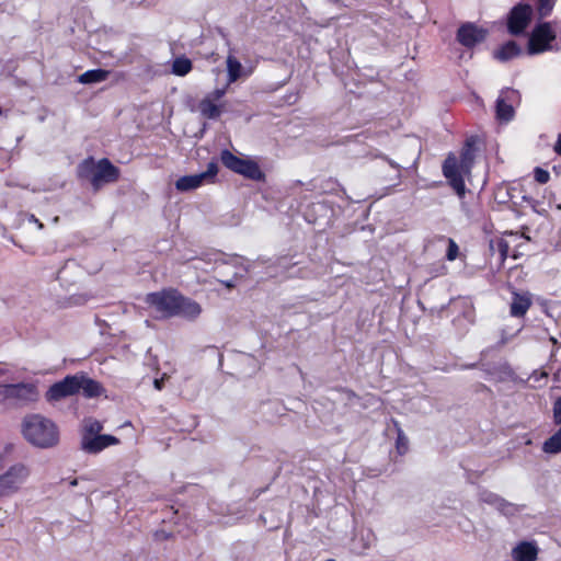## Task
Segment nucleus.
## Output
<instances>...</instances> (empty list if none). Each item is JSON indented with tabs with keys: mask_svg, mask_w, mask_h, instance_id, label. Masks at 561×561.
Here are the masks:
<instances>
[{
	"mask_svg": "<svg viewBox=\"0 0 561 561\" xmlns=\"http://www.w3.org/2000/svg\"><path fill=\"white\" fill-rule=\"evenodd\" d=\"M104 392L105 389L99 381L80 371L53 383L46 391L45 399L49 403H55L78 393H82L87 399H93Z\"/></svg>",
	"mask_w": 561,
	"mask_h": 561,
	"instance_id": "1",
	"label": "nucleus"
},
{
	"mask_svg": "<svg viewBox=\"0 0 561 561\" xmlns=\"http://www.w3.org/2000/svg\"><path fill=\"white\" fill-rule=\"evenodd\" d=\"M22 433L28 443L39 448H50L59 440L57 425L41 414L26 415L22 423Z\"/></svg>",
	"mask_w": 561,
	"mask_h": 561,
	"instance_id": "2",
	"label": "nucleus"
},
{
	"mask_svg": "<svg viewBox=\"0 0 561 561\" xmlns=\"http://www.w3.org/2000/svg\"><path fill=\"white\" fill-rule=\"evenodd\" d=\"M77 174L80 180L89 181L93 190L98 191L104 184L116 182L121 172L106 158L95 161L94 158L89 157L79 163Z\"/></svg>",
	"mask_w": 561,
	"mask_h": 561,
	"instance_id": "3",
	"label": "nucleus"
},
{
	"mask_svg": "<svg viewBox=\"0 0 561 561\" xmlns=\"http://www.w3.org/2000/svg\"><path fill=\"white\" fill-rule=\"evenodd\" d=\"M471 165L472 160L468 151L462 152L459 158L455 153H449L442 165L443 175L460 199L465 198L467 192L465 176L470 174Z\"/></svg>",
	"mask_w": 561,
	"mask_h": 561,
	"instance_id": "4",
	"label": "nucleus"
},
{
	"mask_svg": "<svg viewBox=\"0 0 561 561\" xmlns=\"http://www.w3.org/2000/svg\"><path fill=\"white\" fill-rule=\"evenodd\" d=\"M560 28L558 21L538 23L529 36L527 54L533 56L545 51L559 50L560 48L554 44V41Z\"/></svg>",
	"mask_w": 561,
	"mask_h": 561,
	"instance_id": "5",
	"label": "nucleus"
},
{
	"mask_svg": "<svg viewBox=\"0 0 561 561\" xmlns=\"http://www.w3.org/2000/svg\"><path fill=\"white\" fill-rule=\"evenodd\" d=\"M220 160L227 169L249 180L261 181L264 179V173L255 161L237 157L228 149L221 151Z\"/></svg>",
	"mask_w": 561,
	"mask_h": 561,
	"instance_id": "6",
	"label": "nucleus"
},
{
	"mask_svg": "<svg viewBox=\"0 0 561 561\" xmlns=\"http://www.w3.org/2000/svg\"><path fill=\"white\" fill-rule=\"evenodd\" d=\"M38 391L33 383L0 385V401L15 405H25L36 401Z\"/></svg>",
	"mask_w": 561,
	"mask_h": 561,
	"instance_id": "7",
	"label": "nucleus"
},
{
	"mask_svg": "<svg viewBox=\"0 0 561 561\" xmlns=\"http://www.w3.org/2000/svg\"><path fill=\"white\" fill-rule=\"evenodd\" d=\"M30 473V468L23 463L11 466L0 476V496H10L16 493Z\"/></svg>",
	"mask_w": 561,
	"mask_h": 561,
	"instance_id": "8",
	"label": "nucleus"
},
{
	"mask_svg": "<svg viewBox=\"0 0 561 561\" xmlns=\"http://www.w3.org/2000/svg\"><path fill=\"white\" fill-rule=\"evenodd\" d=\"M218 173L216 161H210L205 172L192 175H184L176 180L175 188L180 192H190L196 190L204 184L213 183Z\"/></svg>",
	"mask_w": 561,
	"mask_h": 561,
	"instance_id": "9",
	"label": "nucleus"
},
{
	"mask_svg": "<svg viewBox=\"0 0 561 561\" xmlns=\"http://www.w3.org/2000/svg\"><path fill=\"white\" fill-rule=\"evenodd\" d=\"M180 294L175 290H163L147 295L146 301L154 307L163 317H174L178 310Z\"/></svg>",
	"mask_w": 561,
	"mask_h": 561,
	"instance_id": "10",
	"label": "nucleus"
},
{
	"mask_svg": "<svg viewBox=\"0 0 561 561\" xmlns=\"http://www.w3.org/2000/svg\"><path fill=\"white\" fill-rule=\"evenodd\" d=\"M533 16V8L529 4L515 5L507 16V30L512 35H520L528 27Z\"/></svg>",
	"mask_w": 561,
	"mask_h": 561,
	"instance_id": "11",
	"label": "nucleus"
},
{
	"mask_svg": "<svg viewBox=\"0 0 561 561\" xmlns=\"http://www.w3.org/2000/svg\"><path fill=\"white\" fill-rule=\"evenodd\" d=\"M519 93L514 89H503L496 100V118L503 122H510L514 117V104L519 102Z\"/></svg>",
	"mask_w": 561,
	"mask_h": 561,
	"instance_id": "12",
	"label": "nucleus"
},
{
	"mask_svg": "<svg viewBox=\"0 0 561 561\" xmlns=\"http://www.w3.org/2000/svg\"><path fill=\"white\" fill-rule=\"evenodd\" d=\"M488 31L478 26L474 23L467 22L460 25L457 31V41L467 48H472L476 45L485 41Z\"/></svg>",
	"mask_w": 561,
	"mask_h": 561,
	"instance_id": "13",
	"label": "nucleus"
},
{
	"mask_svg": "<svg viewBox=\"0 0 561 561\" xmlns=\"http://www.w3.org/2000/svg\"><path fill=\"white\" fill-rule=\"evenodd\" d=\"M118 444L119 439L116 436L110 434H100L91 437H81L80 439L81 449L84 453L91 455L99 454L105 448Z\"/></svg>",
	"mask_w": 561,
	"mask_h": 561,
	"instance_id": "14",
	"label": "nucleus"
},
{
	"mask_svg": "<svg viewBox=\"0 0 561 561\" xmlns=\"http://www.w3.org/2000/svg\"><path fill=\"white\" fill-rule=\"evenodd\" d=\"M538 547L535 542L522 541L512 550V558L515 561H536Z\"/></svg>",
	"mask_w": 561,
	"mask_h": 561,
	"instance_id": "15",
	"label": "nucleus"
},
{
	"mask_svg": "<svg viewBox=\"0 0 561 561\" xmlns=\"http://www.w3.org/2000/svg\"><path fill=\"white\" fill-rule=\"evenodd\" d=\"M531 306V298L529 294L513 293L512 302L510 306V313L512 317L520 318L526 314Z\"/></svg>",
	"mask_w": 561,
	"mask_h": 561,
	"instance_id": "16",
	"label": "nucleus"
},
{
	"mask_svg": "<svg viewBox=\"0 0 561 561\" xmlns=\"http://www.w3.org/2000/svg\"><path fill=\"white\" fill-rule=\"evenodd\" d=\"M201 312L202 308L196 301L180 295L175 316L187 319H195L201 314Z\"/></svg>",
	"mask_w": 561,
	"mask_h": 561,
	"instance_id": "17",
	"label": "nucleus"
},
{
	"mask_svg": "<svg viewBox=\"0 0 561 561\" xmlns=\"http://www.w3.org/2000/svg\"><path fill=\"white\" fill-rule=\"evenodd\" d=\"M227 72H228V83H233L239 80L242 76H250L252 73V69L245 71L241 65V62L232 55L229 54L227 56Z\"/></svg>",
	"mask_w": 561,
	"mask_h": 561,
	"instance_id": "18",
	"label": "nucleus"
},
{
	"mask_svg": "<svg viewBox=\"0 0 561 561\" xmlns=\"http://www.w3.org/2000/svg\"><path fill=\"white\" fill-rule=\"evenodd\" d=\"M520 54V46L514 41H508L507 43L503 44L500 48L494 50L493 56L495 59L500 61H508L515 57H518Z\"/></svg>",
	"mask_w": 561,
	"mask_h": 561,
	"instance_id": "19",
	"label": "nucleus"
},
{
	"mask_svg": "<svg viewBox=\"0 0 561 561\" xmlns=\"http://www.w3.org/2000/svg\"><path fill=\"white\" fill-rule=\"evenodd\" d=\"M198 111L204 118L217 119L222 113V105L216 104L211 99L204 98L198 103Z\"/></svg>",
	"mask_w": 561,
	"mask_h": 561,
	"instance_id": "20",
	"label": "nucleus"
},
{
	"mask_svg": "<svg viewBox=\"0 0 561 561\" xmlns=\"http://www.w3.org/2000/svg\"><path fill=\"white\" fill-rule=\"evenodd\" d=\"M110 76L108 70L92 69L79 76L78 81L82 84L99 83L105 81Z\"/></svg>",
	"mask_w": 561,
	"mask_h": 561,
	"instance_id": "21",
	"label": "nucleus"
},
{
	"mask_svg": "<svg viewBox=\"0 0 561 561\" xmlns=\"http://www.w3.org/2000/svg\"><path fill=\"white\" fill-rule=\"evenodd\" d=\"M103 431V423L93 417H85L82 421L81 437L100 435Z\"/></svg>",
	"mask_w": 561,
	"mask_h": 561,
	"instance_id": "22",
	"label": "nucleus"
},
{
	"mask_svg": "<svg viewBox=\"0 0 561 561\" xmlns=\"http://www.w3.org/2000/svg\"><path fill=\"white\" fill-rule=\"evenodd\" d=\"M193 68L191 59H188L185 56L176 57L172 61V69L171 72L179 77L186 76Z\"/></svg>",
	"mask_w": 561,
	"mask_h": 561,
	"instance_id": "23",
	"label": "nucleus"
},
{
	"mask_svg": "<svg viewBox=\"0 0 561 561\" xmlns=\"http://www.w3.org/2000/svg\"><path fill=\"white\" fill-rule=\"evenodd\" d=\"M542 450L552 455L561 453V427L543 443Z\"/></svg>",
	"mask_w": 561,
	"mask_h": 561,
	"instance_id": "24",
	"label": "nucleus"
},
{
	"mask_svg": "<svg viewBox=\"0 0 561 561\" xmlns=\"http://www.w3.org/2000/svg\"><path fill=\"white\" fill-rule=\"evenodd\" d=\"M536 10L539 14V18H546L550 15L552 12L557 0H531Z\"/></svg>",
	"mask_w": 561,
	"mask_h": 561,
	"instance_id": "25",
	"label": "nucleus"
},
{
	"mask_svg": "<svg viewBox=\"0 0 561 561\" xmlns=\"http://www.w3.org/2000/svg\"><path fill=\"white\" fill-rule=\"evenodd\" d=\"M492 251H497L500 254V261L504 262L508 255L510 245L504 239H499L496 241H491L490 243Z\"/></svg>",
	"mask_w": 561,
	"mask_h": 561,
	"instance_id": "26",
	"label": "nucleus"
},
{
	"mask_svg": "<svg viewBox=\"0 0 561 561\" xmlns=\"http://www.w3.org/2000/svg\"><path fill=\"white\" fill-rule=\"evenodd\" d=\"M479 497L482 502L493 505L495 507L502 503V497L500 495L486 490L481 491Z\"/></svg>",
	"mask_w": 561,
	"mask_h": 561,
	"instance_id": "27",
	"label": "nucleus"
},
{
	"mask_svg": "<svg viewBox=\"0 0 561 561\" xmlns=\"http://www.w3.org/2000/svg\"><path fill=\"white\" fill-rule=\"evenodd\" d=\"M408 444H409V442H408L407 436L404 435L403 431L400 427H398V436H397L396 447L400 455H403L407 453Z\"/></svg>",
	"mask_w": 561,
	"mask_h": 561,
	"instance_id": "28",
	"label": "nucleus"
},
{
	"mask_svg": "<svg viewBox=\"0 0 561 561\" xmlns=\"http://www.w3.org/2000/svg\"><path fill=\"white\" fill-rule=\"evenodd\" d=\"M534 178L539 184H546L550 180V173L542 168H535Z\"/></svg>",
	"mask_w": 561,
	"mask_h": 561,
	"instance_id": "29",
	"label": "nucleus"
},
{
	"mask_svg": "<svg viewBox=\"0 0 561 561\" xmlns=\"http://www.w3.org/2000/svg\"><path fill=\"white\" fill-rule=\"evenodd\" d=\"M496 508H497L501 513H503V514H505V515H513V514H515V513L518 511V510H517V506H516L515 504H512V503L507 502V501H506V500H504L503 497H502V503H501V504H499V505L496 506Z\"/></svg>",
	"mask_w": 561,
	"mask_h": 561,
	"instance_id": "30",
	"label": "nucleus"
},
{
	"mask_svg": "<svg viewBox=\"0 0 561 561\" xmlns=\"http://www.w3.org/2000/svg\"><path fill=\"white\" fill-rule=\"evenodd\" d=\"M459 253V247L453 239H448V248L446 251V259L448 261H454L457 259Z\"/></svg>",
	"mask_w": 561,
	"mask_h": 561,
	"instance_id": "31",
	"label": "nucleus"
},
{
	"mask_svg": "<svg viewBox=\"0 0 561 561\" xmlns=\"http://www.w3.org/2000/svg\"><path fill=\"white\" fill-rule=\"evenodd\" d=\"M553 421L556 424H561V398H558L553 403Z\"/></svg>",
	"mask_w": 561,
	"mask_h": 561,
	"instance_id": "32",
	"label": "nucleus"
},
{
	"mask_svg": "<svg viewBox=\"0 0 561 561\" xmlns=\"http://www.w3.org/2000/svg\"><path fill=\"white\" fill-rule=\"evenodd\" d=\"M530 380H533L534 382H537L540 385V382L543 380L545 382L547 381L548 379V373L543 371V370H535L530 377H529Z\"/></svg>",
	"mask_w": 561,
	"mask_h": 561,
	"instance_id": "33",
	"label": "nucleus"
},
{
	"mask_svg": "<svg viewBox=\"0 0 561 561\" xmlns=\"http://www.w3.org/2000/svg\"><path fill=\"white\" fill-rule=\"evenodd\" d=\"M226 94V89L225 88H220V89H215L213 92L208 93L205 98L207 99H211L213 102H217L219 101L220 99H222Z\"/></svg>",
	"mask_w": 561,
	"mask_h": 561,
	"instance_id": "34",
	"label": "nucleus"
},
{
	"mask_svg": "<svg viewBox=\"0 0 561 561\" xmlns=\"http://www.w3.org/2000/svg\"><path fill=\"white\" fill-rule=\"evenodd\" d=\"M554 151L561 156V134L559 135L557 142L554 145Z\"/></svg>",
	"mask_w": 561,
	"mask_h": 561,
	"instance_id": "35",
	"label": "nucleus"
},
{
	"mask_svg": "<svg viewBox=\"0 0 561 561\" xmlns=\"http://www.w3.org/2000/svg\"><path fill=\"white\" fill-rule=\"evenodd\" d=\"M30 221L37 224L39 229H42L44 227V225L34 215L30 216Z\"/></svg>",
	"mask_w": 561,
	"mask_h": 561,
	"instance_id": "36",
	"label": "nucleus"
},
{
	"mask_svg": "<svg viewBox=\"0 0 561 561\" xmlns=\"http://www.w3.org/2000/svg\"><path fill=\"white\" fill-rule=\"evenodd\" d=\"M154 387H156L158 390H161V388H162V381H161V380L156 379V380H154Z\"/></svg>",
	"mask_w": 561,
	"mask_h": 561,
	"instance_id": "37",
	"label": "nucleus"
},
{
	"mask_svg": "<svg viewBox=\"0 0 561 561\" xmlns=\"http://www.w3.org/2000/svg\"><path fill=\"white\" fill-rule=\"evenodd\" d=\"M388 163L393 168V169H399V164H397L394 161L390 160V159H387Z\"/></svg>",
	"mask_w": 561,
	"mask_h": 561,
	"instance_id": "38",
	"label": "nucleus"
},
{
	"mask_svg": "<svg viewBox=\"0 0 561 561\" xmlns=\"http://www.w3.org/2000/svg\"><path fill=\"white\" fill-rule=\"evenodd\" d=\"M226 287L232 288L234 286V283L232 280L222 282Z\"/></svg>",
	"mask_w": 561,
	"mask_h": 561,
	"instance_id": "39",
	"label": "nucleus"
},
{
	"mask_svg": "<svg viewBox=\"0 0 561 561\" xmlns=\"http://www.w3.org/2000/svg\"><path fill=\"white\" fill-rule=\"evenodd\" d=\"M279 265H280V266H284V267L288 266L287 259H283V260L279 262Z\"/></svg>",
	"mask_w": 561,
	"mask_h": 561,
	"instance_id": "40",
	"label": "nucleus"
},
{
	"mask_svg": "<svg viewBox=\"0 0 561 561\" xmlns=\"http://www.w3.org/2000/svg\"><path fill=\"white\" fill-rule=\"evenodd\" d=\"M77 484H78V480L77 479H73V480L70 481V485L71 486H75Z\"/></svg>",
	"mask_w": 561,
	"mask_h": 561,
	"instance_id": "41",
	"label": "nucleus"
},
{
	"mask_svg": "<svg viewBox=\"0 0 561 561\" xmlns=\"http://www.w3.org/2000/svg\"><path fill=\"white\" fill-rule=\"evenodd\" d=\"M550 341L552 342L553 345H557L558 344V341L556 337H551Z\"/></svg>",
	"mask_w": 561,
	"mask_h": 561,
	"instance_id": "42",
	"label": "nucleus"
},
{
	"mask_svg": "<svg viewBox=\"0 0 561 561\" xmlns=\"http://www.w3.org/2000/svg\"><path fill=\"white\" fill-rule=\"evenodd\" d=\"M331 2H337L339 0H330Z\"/></svg>",
	"mask_w": 561,
	"mask_h": 561,
	"instance_id": "43",
	"label": "nucleus"
}]
</instances>
